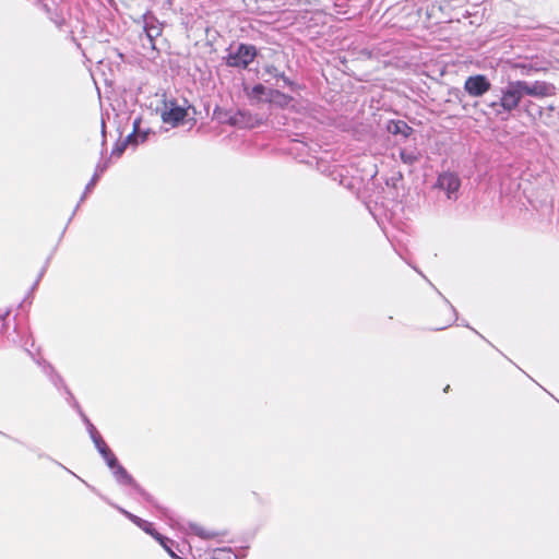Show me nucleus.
Listing matches in <instances>:
<instances>
[{
  "label": "nucleus",
  "instance_id": "1",
  "mask_svg": "<svg viewBox=\"0 0 559 559\" xmlns=\"http://www.w3.org/2000/svg\"><path fill=\"white\" fill-rule=\"evenodd\" d=\"M496 94L483 100L487 108L485 114L493 116L501 121L519 116L522 110L530 116L542 115V110L525 97L545 98L556 95V86L546 81L509 80L506 85L493 90Z\"/></svg>",
  "mask_w": 559,
  "mask_h": 559
},
{
  "label": "nucleus",
  "instance_id": "2",
  "mask_svg": "<svg viewBox=\"0 0 559 559\" xmlns=\"http://www.w3.org/2000/svg\"><path fill=\"white\" fill-rule=\"evenodd\" d=\"M214 115L219 122L228 123L229 126L240 129H253L263 124L266 120L264 115L253 114L246 108H238L236 111H218L216 109Z\"/></svg>",
  "mask_w": 559,
  "mask_h": 559
},
{
  "label": "nucleus",
  "instance_id": "3",
  "mask_svg": "<svg viewBox=\"0 0 559 559\" xmlns=\"http://www.w3.org/2000/svg\"><path fill=\"white\" fill-rule=\"evenodd\" d=\"M114 461L115 462L111 463L110 459H108L106 460V464L112 471L114 477L117 480V483L123 486L128 485L133 487L134 490H136L146 502L151 503L155 508H159L155 499L134 480V478L128 473V471L122 465H120L116 456Z\"/></svg>",
  "mask_w": 559,
  "mask_h": 559
},
{
  "label": "nucleus",
  "instance_id": "4",
  "mask_svg": "<svg viewBox=\"0 0 559 559\" xmlns=\"http://www.w3.org/2000/svg\"><path fill=\"white\" fill-rule=\"evenodd\" d=\"M258 55L255 46L250 44H239L235 50L228 48L226 64L231 68L247 69Z\"/></svg>",
  "mask_w": 559,
  "mask_h": 559
},
{
  "label": "nucleus",
  "instance_id": "5",
  "mask_svg": "<svg viewBox=\"0 0 559 559\" xmlns=\"http://www.w3.org/2000/svg\"><path fill=\"white\" fill-rule=\"evenodd\" d=\"M74 408L80 414L82 420L86 425L87 431L90 433L91 439L93 440L97 451L102 455V457L106 461L110 459V462H115V454L112 451L108 448L99 432L96 430L95 426L91 423V420L87 418V416L82 412L80 405L78 402H74Z\"/></svg>",
  "mask_w": 559,
  "mask_h": 559
},
{
  "label": "nucleus",
  "instance_id": "6",
  "mask_svg": "<svg viewBox=\"0 0 559 559\" xmlns=\"http://www.w3.org/2000/svg\"><path fill=\"white\" fill-rule=\"evenodd\" d=\"M550 62L543 57L534 56L524 58L522 60L511 63V68L520 70L521 75H533L539 72H545L549 69Z\"/></svg>",
  "mask_w": 559,
  "mask_h": 559
},
{
  "label": "nucleus",
  "instance_id": "7",
  "mask_svg": "<svg viewBox=\"0 0 559 559\" xmlns=\"http://www.w3.org/2000/svg\"><path fill=\"white\" fill-rule=\"evenodd\" d=\"M464 90L472 97H481L492 91L489 79L484 74L468 76L464 82Z\"/></svg>",
  "mask_w": 559,
  "mask_h": 559
},
{
  "label": "nucleus",
  "instance_id": "8",
  "mask_svg": "<svg viewBox=\"0 0 559 559\" xmlns=\"http://www.w3.org/2000/svg\"><path fill=\"white\" fill-rule=\"evenodd\" d=\"M435 187L444 191L449 200H456L461 180L456 174L444 171L438 176Z\"/></svg>",
  "mask_w": 559,
  "mask_h": 559
},
{
  "label": "nucleus",
  "instance_id": "9",
  "mask_svg": "<svg viewBox=\"0 0 559 559\" xmlns=\"http://www.w3.org/2000/svg\"><path fill=\"white\" fill-rule=\"evenodd\" d=\"M188 112L185 107L178 106L175 100L165 102V110L162 112L164 123L173 127L179 126L187 117Z\"/></svg>",
  "mask_w": 559,
  "mask_h": 559
},
{
  "label": "nucleus",
  "instance_id": "10",
  "mask_svg": "<svg viewBox=\"0 0 559 559\" xmlns=\"http://www.w3.org/2000/svg\"><path fill=\"white\" fill-rule=\"evenodd\" d=\"M142 20L143 31L150 44L154 47V40L162 35V26L159 25L158 20L150 11L142 15Z\"/></svg>",
  "mask_w": 559,
  "mask_h": 559
},
{
  "label": "nucleus",
  "instance_id": "11",
  "mask_svg": "<svg viewBox=\"0 0 559 559\" xmlns=\"http://www.w3.org/2000/svg\"><path fill=\"white\" fill-rule=\"evenodd\" d=\"M263 72L272 79H276L277 81L281 80L283 82V86L288 87L292 92H298L301 88L298 83L292 81L288 76H286L284 71H281L274 64H265L263 67Z\"/></svg>",
  "mask_w": 559,
  "mask_h": 559
},
{
  "label": "nucleus",
  "instance_id": "12",
  "mask_svg": "<svg viewBox=\"0 0 559 559\" xmlns=\"http://www.w3.org/2000/svg\"><path fill=\"white\" fill-rule=\"evenodd\" d=\"M44 10L48 14L49 20L60 29V31H67L68 28V22H67V10L62 5H57L55 8H51L48 3L44 4Z\"/></svg>",
  "mask_w": 559,
  "mask_h": 559
},
{
  "label": "nucleus",
  "instance_id": "13",
  "mask_svg": "<svg viewBox=\"0 0 559 559\" xmlns=\"http://www.w3.org/2000/svg\"><path fill=\"white\" fill-rule=\"evenodd\" d=\"M294 100L293 96L283 93L278 88L270 90L269 98H265V103H269L271 106L280 109L293 107Z\"/></svg>",
  "mask_w": 559,
  "mask_h": 559
},
{
  "label": "nucleus",
  "instance_id": "14",
  "mask_svg": "<svg viewBox=\"0 0 559 559\" xmlns=\"http://www.w3.org/2000/svg\"><path fill=\"white\" fill-rule=\"evenodd\" d=\"M36 362L38 365L43 366L44 372L49 376L51 382L56 386H59V385L63 386L66 393L69 396V401H71L72 405L74 406V402H76L74 396L72 395V393L70 392L68 386L64 384L63 379L61 378V376L56 372L55 368L49 362H47L46 360H41V361L40 360H36Z\"/></svg>",
  "mask_w": 559,
  "mask_h": 559
},
{
  "label": "nucleus",
  "instance_id": "15",
  "mask_svg": "<svg viewBox=\"0 0 559 559\" xmlns=\"http://www.w3.org/2000/svg\"><path fill=\"white\" fill-rule=\"evenodd\" d=\"M386 131L392 135H401L403 140H406L413 134L414 129L404 120L392 119L386 123Z\"/></svg>",
  "mask_w": 559,
  "mask_h": 559
},
{
  "label": "nucleus",
  "instance_id": "16",
  "mask_svg": "<svg viewBox=\"0 0 559 559\" xmlns=\"http://www.w3.org/2000/svg\"><path fill=\"white\" fill-rule=\"evenodd\" d=\"M108 166H109V160H106L104 163H98L96 165L95 173H94L93 177L91 178V180L88 181V183L86 185L84 193L80 199V202H82L86 198L87 193H90L94 189L95 185L99 180L100 175L106 171Z\"/></svg>",
  "mask_w": 559,
  "mask_h": 559
},
{
  "label": "nucleus",
  "instance_id": "17",
  "mask_svg": "<svg viewBox=\"0 0 559 559\" xmlns=\"http://www.w3.org/2000/svg\"><path fill=\"white\" fill-rule=\"evenodd\" d=\"M270 90L271 88H267L263 84L258 83L251 88L248 96L251 100H255L257 103L265 102V98H269Z\"/></svg>",
  "mask_w": 559,
  "mask_h": 559
},
{
  "label": "nucleus",
  "instance_id": "18",
  "mask_svg": "<svg viewBox=\"0 0 559 559\" xmlns=\"http://www.w3.org/2000/svg\"><path fill=\"white\" fill-rule=\"evenodd\" d=\"M400 158L404 164L413 166L415 163L419 160L420 153L415 147L413 150L401 148Z\"/></svg>",
  "mask_w": 559,
  "mask_h": 559
},
{
  "label": "nucleus",
  "instance_id": "19",
  "mask_svg": "<svg viewBox=\"0 0 559 559\" xmlns=\"http://www.w3.org/2000/svg\"><path fill=\"white\" fill-rule=\"evenodd\" d=\"M147 131H143L142 133H130L123 141L127 142V144L136 145L139 142H144L147 139Z\"/></svg>",
  "mask_w": 559,
  "mask_h": 559
},
{
  "label": "nucleus",
  "instance_id": "20",
  "mask_svg": "<svg viewBox=\"0 0 559 559\" xmlns=\"http://www.w3.org/2000/svg\"><path fill=\"white\" fill-rule=\"evenodd\" d=\"M190 528L191 531L198 535L199 537L203 538V539H211V538H214L217 536L216 533L214 532H207L205 531L203 527L197 525V524H191L190 525Z\"/></svg>",
  "mask_w": 559,
  "mask_h": 559
},
{
  "label": "nucleus",
  "instance_id": "21",
  "mask_svg": "<svg viewBox=\"0 0 559 559\" xmlns=\"http://www.w3.org/2000/svg\"><path fill=\"white\" fill-rule=\"evenodd\" d=\"M160 546L168 552V555L174 559H182L179 557L173 549V546L175 545V542L168 538L167 543L165 542H158Z\"/></svg>",
  "mask_w": 559,
  "mask_h": 559
},
{
  "label": "nucleus",
  "instance_id": "22",
  "mask_svg": "<svg viewBox=\"0 0 559 559\" xmlns=\"http://www.w3.org/2000/svg\"><path fill=\"white\" fill-rule=\"evenodd\" d=\"M145 533L150 534L152 537H154L157 542H165L167 543L168 540V537L162 535L160 533H158L153 524L151 523V527H146V530H144Z\"/></svg>",
  "mask_w": 559,
  "mask_h": 559
},
{
  "label": "nucleus",
  "instance_id": "23",
  "mask_svg": "<svg viewBox=\"0 0 559 559\" xmlns=\"http://www.w3.org/2000/svg\"><path fill=\"white\" fill-rule=\"evenodd\" d=\"M215 554L217 555L216 558L219 559H235L236 556L230 551V549L226 548H218L215 550Z\"/></svg>",
  "mask_w": 559,
  "mask_h": 559
},
{
  "label": "nucleus",
  "instance_id": "24",
  "mask_svg": "<svg viewBox=\"0 0 559 559\" xmlns=\"http://www.w3.org/2000/svg\"><path fill=\"white\" fill-rule=\"evenodd\" d=\"M127 146H128V144L124 141L117 143L111 151V156L120 157L123 154V152L126 151Z\"/></svg>",
  "mask_w": 559,
  "mask_h": 559
},
{
  "label": "nucleus",
  "instance_id": "25",
  "mask_svg": "<svg viewBox=\"0 0 559 559\" xmlns=\"http://www.w3.org/2000/svg\"><path fill=\"white\" fill-rule=\"evenodd\" d=\"M112 507H115L120 513H122L127 519H129L132 523H138V521H140V518L130 513L129 511L120 508V507H117L112 503H110Z\"/></svg>",
  "mask_w": 559,
  "mask_h": 559
},
{
  "label": "nucleus",
  "instance_id": "26",
  "mask_svg": "<svg viewBox=\"0 0 559 559\" xmlns=\"http://www.w3.org/2000/svg\"><path fill=\"white\" fill-rule=\"evenodd\" d=\"M10 314V310H5L3 312L0 311V333H3L7 330V318Z\"/></svg>",
  "mask_w": 559,
  "mask_h": 559
},
{
  "label": "nucleus",
  "instance_id": "27",
  "mask_svg": "<svg viewBox=\"0 0 559 559\" xmlns=\"http://www.w3.org/2000/svg\"><path fill=\"white\" fill-rule=\"evenodd\" d=\"M48 262H49V261L47 260V261H46V263H45V265H44V266H43V269L40 270V272H39V274H38V276H37V278H36V281H35V283H34V285L32 286V290H34V289L37 287V285L39 284V282H40V280H41V277L44 276V274H45V272H46V270H47Z\"/></svg>",
  "mask_w": 559,
  "mask_h": 559
},
{
  "label": "nucleus",
  "instance_id": "28",
  "mask_svg": "<svg viewBox=\"0 0 559 559\" xmlns=\"http://www.w3.org/2000/svg\"><path fill=\"white\" fill-rule=\"evenodd\" d=\"M135 525L144 531V530H146V527H151V522H147L140 518V521H138V523H135Z\"/></svg>",
  "mask_w": 559,
  "mask_h": 559
},
{
  "label": "nucleus",
  "instance_id": "29",
  "mask_svg": "<svg viewBox=\"0 0 559 559\" xmlns=\"http://www.w3.org/2000/svg\"><path fill=\"white\" fill-rule=\"evenodd\" d=\"M102 134H103V142H102V145L103 147L105 146L106 144V140H105V134H106V122L104 120V118L102 119Z\"/></svg>",
  "mask_w": 559,
  "mask_h": 559
},
{
  "label": "nucleus",
  "instance_id": "30",
  "mask_svg": "<svg viewBox=\"0 0 559 559\" xmlns=\"http://www.w3.org/2000/svg\"><path fill=\"white\" fill-rule=\"evenodd\" d=\"M140 123H141V120H140V119L134 120V122H133V132H135V133H142V131H140V130H139V128H140Z\"/></svg>",
  "mask_w": 559,
  "mask_h": 559
},
{
  "label": "nucleus",
  "instance_id": "31",
  "mask_svg": "<svg viewBox=\"0 0 559 559\" xmlns=\"http://www.w3.org/2000/svg\"><path fill=\"white\" fill-rule=\"evenodd\" d=\"M451 309H452V311H453V313H454V316H455V319H457V314H456V310H455V308H454L453 306H451Z\"/></svg>",
  "mask_w": 559,
  "mask_h": 559
},
{
  "label": "nucleus",
  "instance_id": "32",
  "mask_svg": "<svg viewBox=\"0 0 559 559\" xmlns=\"http://www.w3.org/2000/svg\"><path fill=\"white\" fill-rule=\"evenodd\" d=\"M67 472H68V473H71V475L76 476V475L74 474V472H71V469H70V468H67Z\"/></svg>",
  "mask_w": 559,
  "mask_h": 559
},
{
  "label": "nucleus",
  "instance_id": "33",
  "mask_svg": "<svg viewBox=\"0 0 559 559\" xmlns=\"http://www.w3.org/2000/svg\"><path fill=\"white\" fill-rule=\"evenodd\" d=\"M67 472H68V473H71V475L76 476V475L74 474V472H71V469H70V468H67Z\"/></svg>",
  "mask_w": 559,
  "mask_h": 559
},
{
  "label": "nucleus",
  "instance_id": "34",
  "mask_svg": "<svg viewBox=\"0 0 559 559\" xmlns=\"http://www.w3.org/2000/svg\"><path fill=\"white\" fill-rule=\"evenodd\" d=\"M67 472H68V473H71V475L76 476V475L74 474V472H71V469H70V468H67Z\"/></svg>",
  "mask_w": 559,
  "mask_h": 559
},
{
  "label": "nucleus",
  "instance_id": "35",
  "mask_svg": "<svg viewBox=\"0 0 559 559\" xmlns=\"http://www.w3.org/2000/svg\"><path fill=\"white\" fill-rule=\"evenodd\" d=\"M449 389H450V385H447V386L444 388V392H448V390H449Z\"/></svg>",
  "mask_w": 559,
  "mask_h": 559
},
{
  "label": "nucleus",
  "instance_id": "36",
  "mask_svg": "<svg viewBox=\"0 0 559 559\" xmlns=\"http://www.w3.org/2000/svg\"><path fill=\"white\" fill-rule=\"evenodd\" d=\"M26 350H27L28 355H31L33 357L32 352L29 349H26Z\"/></svg>",
  "mask_w": 559,
  "mask_h": 559
},
{
  "label": "nucleus",
  "instance_id": "37",
  "mask_svg": "<svg viewBox=\"0 0 559 559\" xmlns=\"http://www.w3.org/2000/svg\"><path fill=\"white\" fill-rule=\"evenodd\" d=\"M69 33L71 34V36H73V31H69ZM72 39H74V37H72Z\"/></svg>",
  "mask_w": 559,
  "mask_h": 559
}]
</instances>
